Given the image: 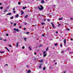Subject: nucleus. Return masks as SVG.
<instances>
[{"label": "nucleus", "mask_w": 73, "mask_h": 73, "mask_svg": "<svg viewBox=\"0 0 73 73\" xmlns=\"http://www.w3.org/2000/svg\"><path fill=\"white\" fill-rule=\"evenodd\" d=\"M11 13H7L6 15H7V16H8V15H11Z\"/></svg>", "instance_id": "obj_7"}, {"label": "nucleus", "mask_w": 73, "mask_h": 73, "mask_svg": "<svg viewBox=\"0 0 73 73\" xmlns=\"http://www.w3.org/2000/svg\"><path fill=\"white\" fill-rule=\"evenodd\" d=\"M52 25L53 28H54V24H53V23H52Z\"/></svg>", "instance_id": "obj_11"}, {"label": "nucleus", "mask_w": 73, "mask_h": 73, "mask_svg": "<svg viewBox=\"0 0 73 73\" xmlns=\"http://www.w3.org/2000/svg\"><path fill=\"white\" fill-rule=\"evenodd\" d=\"M1 40H2L1 39Z\"/></svg>", "instance_id": "obj_63"}, {"label": "nucleus", "mask_w": 73, "mask_h": 73, "mask_svg": "<svg viewBox=\"0 0 73 73\" xmlns=\"http://www.w3.org/2000/svg\"><path fill=\"white\" fill-rule=\"evenodd\" d=\"M7 11V10H5V11H4V13H5V12H6Z\"/></svg>", "instance_id": "obj_31"}, {"label": "nucleus", "mask_w": 73, "mask_h": 73, "mask_svg": "<svg viewBox=\"0 0 73 73\" xmlns=\"http://www.w3.org/2000/svg\"><path fill=\"white\" fill-rule=\"evenodd\" d=\"M29 32H27V33L26 34H27V35H28V34H29Z\"/></svg>", "instance_id": "obj_33"}, {"label": "nucleus", "mask_w": 73, "mask_h": 73, "mask_svg": "<svg viewBox=\"0 0 73 73\" xmlns=\"http://www.w3.org/2000/svg\"><path fill=\"white\" fill-rule=\"evenodd\" d=\"M42 36H44V35H42Z\"/></svg>", "instance_id": "obj_54"}, {"label": "nucleus", "mask_w": 73, "mask_h": 73, "mask_svg": "<svg viewBox=\"0 0 73 73\" xmlns=\"http://www.w3.org/2000/svg\"><path fill=\"white\" fill-rule=\"evenodd\" d=\"M29 49L30 50H32V48L30 47H29Z\"/></svg>", "instance_id": "obj_14"}, {"label": "nucleus", "mask_w": 73, "mask_h": 73, "mask_svg": "<svg viewBox=\"0 0 73 73\" xmlns=\"http://www.w3.org/2000/svg\"><path fill=\"white\" fill-rule=\"evenodd\" d=\"M60 46H61V47H62V44H61V45H60Z\"/></svg>", "instance_id": "obj_42"}, {"label": "nucleus", "mask_w": 73, "mask_h": 73, "mask_svg": "<svg viewBox=\"0 0 73 73\" xmlns=\"http://www.w3.org/2000/svg\"><path fill=\"white\" fill-rule=\"evenodd\" d=\"M35 60H36V58H35Z\"/></svg>", "instance_id": "obj_61"}, {"label": "nucleus", "mask_w": 73, "mask_h": 73, "mask_svg": "<svg viewBox=\"0 0 73 73\" xmlns=\"http://www.w3.org/2000/svg\"><path fill=\"white\" fill-rule=\"evenodd\" d=\"M17 32H19V29H17V30H16Z\"/></svg>", "instance_id": "obj_21"}, {"label": "nucleus", "mask_w": 73, "mask_h": 73, "mask_svg": "<svg viewBox=\"0 0 73 73\" xmlns=\"http://www.w3.org/2000/svg\"><path fill=\"white\" fill-rule=\"evenodd\" d=\"M27 67H28V66H27Z\"/></svg>", "instance_id": "obj_60"}, {"label": "nucleus", "mask_w": 73, "mask_h": 73, "mask_svg": "<svg viewBox=\"0 0 73 73\" xmlns=\"http://www.w3.org/2000/svg\"><path fill=\"white\" fill-rule=\"evenodd\" d=\"M34 54H35V55H36V52H35V53H34Z\"/></svg>", "instance_id": "obj_43"}, {"label": "nucleus", "mask_w": 73, "mask_h": 73, "mask_svg": "<svg viewBox=\"0 0 73 73\" xmlns=\"http://www.w3.org/2000/svg\"><path fill=\"white\" fill-rule=\"evenodd\" d=\"M21 15H23L24 13V11H23V10H21Z\"/></svg>", "instance_id": "obj_4"}, {"label": "nucleus", "mask_w": 73, "mask_h": 73, "mask_svg": "<svg viewBox=\"0 0 73 73\" xmlns=\"http://www.w3.org/2000/svg\"><path fill=\"white\" fill-rule=\"evenodd\" d=\"M56 33H57V34L58 33V31H56Z\"/></svg>", "instance_id": "obj_41"}, {"label": "nucleus", "mask_w": 73, "mask_h": 73, "mask_svg": "<svg viewBox=\"0 0 73 73\" xmlns=\"http://www.w3.org/2000/svg\"><path fill=\"white\" fill-rule=\"evenodd\" d=\"M16 23H14V26H16Z\"/></svg>", "instance_id": "obj_28"}, {"label": "nucleus", "mask_w": 73, "mask_h": 73, "mask_svg": "<svg viewBox=\"0 0 73 73\" xmlns=\"http://www.w3.org/2000/svg\"><path fill=\"white\" fill-rule=\"evenodd\" d=\"M72 38H71V40H72Z\"/></svg>", "instance_id": "obj_59"}, {"label": "nucleus", "mask_w": 73, "mask_h": 73, "mask_svg": "<svg viewBox=\"0 0 73 73\" xmlns=\"http://www.w3.org/2000/svg\"><path fill=\"white\" fill-rule=\"evenodd\" d=\"M19 43L18 42H17L16 43V47H18V46H19Z\"/></svg>", "instance_id": "obj_5"}, {"label": "nucleus", "mask_w": 73, "mask_h": 73, "mask_svg": "<svg viewBox=\"0 0 73 73\" xmlns=\"http://www.w3.org/2000/svg\"><path fill=\"white\" fill-rule=\"evenodd\" d=\"M24 40H25V41H26V40H27V39H26V38H24Z\"/></svg>", "instance_id": "obj_27"}, {"label": "nucleus", "mask_w": 73, "mask_h": 73, "mask_svg": "<svg viewBox=\"0 0 73 73\" xmlns=\"http://www.w3.org/2000/svg\"><path fill=\"white\" fill-rule=\"evenodd\" d=\"M38 8L39 10H42L43 9V7L42 5H40L38 7Z\"/></svg>", "instance_id": "obj_2"}, {"label": "nucleus", "mask_w": 73, "mask_h": 73, "mask_svg": "<svg viewBox=\"0 0 73 73\" xmlns=\"http://www.w3.org/2000/svg\"><path fill=\"white\" fill-rule=\"evenodd\" d=\"M8 51V52H9V49H8V48L7 49H6Z\"/></svg>", "instance_id": "obj_25"}, {"label": "nucleus", "mask_w": 73, "mask_h": 73, "mask_svg": "<svg viewBox=\"0 0 73 73\" xmlns=\"http://www.w3.org/2000/svg\"><path fill=\"white\" fill-rule=\"evenodd\" d=\"M25 8H27V7H23V9H25Z\"/></svg>", "instance_id": "obj_13"}, {"label": "nucleus", "mask_w": 73, "mask_h": 73, "mask_svg": "<svg viewBox=\"0 0 73 73\" xmlns=\"http://www.w3.org/2000/svg\"><path fill=\"white\" fill-rule=\"evenodd\" d=\"M18 5H20V4H21V2H18Z\"/></svg>", "instance_id": "obj_18"}, {"label": "nucleus", "mask_w": 73, "mask_h": 73, "mask_svg": "<svg viewBox=\"0 0 73 73\" xmlns=\"http://www.w3.org/2000/svg\"><path fill=\"white\" fill-rule=\"evenodd\" d=\"M66 73V71L64 72V73Z\"/></svg>", "instance_id": "obj_52"}, {"label": "nucleus", "mask_w": 73, "mask_h": 73, "mask_svg": "<svg viewBox=\"0 0 73 73\" xmlns=\"http://www.w3.org/2000/svg\"><path fill=\"white\" fill-rule=\"evenodd\" d=\"M31 70H29L27 71V73H31Z\"/></svg>", "instance_id": "obj_8"}, {"label": "nucleus", "mask_w": 73, "mask_h": 73, "mask_svg": "<svg viewBox=\"0 0 73 73\" xmlns=\"http://www.w3.org/2000/svg\"><path fill=\"white\" fill-rule=\"evenodd\" d=\"M25 18H27V17H28V15H26L25 16Z\"/></svg>", "instance_id": "obj_15"}, {"label": "nucleus", "mask_w": 73, "mask_h": 73, "mask_svg": "<svg viewBox=\"0 0 73 73\" xmlns=\"http://www.w3.org/2000/svg\"><path fill=\"white\" fill-rule=\"evenodd\" d=\"M14 33H15V32H14Z\"/></svg>", "instance_id": "obj_64"}, {"label": "nucleus", "mask_w": 73, "mask_h": 73, "mask_svg": "<svg viewBox=\"0 0 73 73\" xmlns=\"http://www.w3.org/2000/svg\"><path fill=\"white\" fill-rule=\"evenodd\" d=\"M64 44V45L65 46V45H66L65 44Z\"/></svg>", "instance_id": "obj_58"}, {"label": "nucleus", "mask_w": 73, "mask_h": 73, "mask_svg": "<svg viewBox=\"0 0 73 73\" xmlns=\"http://www.w3.org/2000/svg\"><path fill=\"white\" fill-rule=\"evenodd\" d=\"M42 65V64H40V66L39 67V68H41V66Z\"/></svg>", "instance_id": "obj_12"}, {"label": "nucleus", "mask_w": 73, "mask_h": 73, "mask_svg": "<svg viewBox=\"0 0 73 73\" xmlns=\"http://www.w3.org/2000/svg\"><path fill=\"white\" fill-rule=\"evenodd\" d=\"M43 57H46V54H45V53H46V51H43Z\"/></svg>", "instance_id": "obj_1"}, {"label": "nucleus", "mask_w": 73, "mask_h": 73, "mask_svg": "<svg viewBox=\"0 0 73 73\" xmlns=\"http://www.w3.org/2000/svg\"><path fill=\"white\" fill-rule=\"evenodd\" d=\"M19 28H21V26H19Z\"/></svg>", "instance_id": "obj_46"}, {"label": "nucleus", "mask_w": 73, "mask_h": 73, "mask_svg": "<svg viewBox=\"0 0 73 73\" xmlns=\"http://www.w3.org/2000/svg\"><path fill=\"white\" fill-rule=\"evenodd\" d=\"M1 9H3V7H1Z\"/></svg>", "instance_id": "obj_22"}, {"label": "nucleus", "mask_w": 73, "mask_h": 73, "mask_svg": "<svg viewBox=\"0 0 73 73\" xmlns=\"http://www.w3.org/2000/svg\"><path fill=\"white\" fill-rule=\"evenodd\" d=\"M66 39H64V44H66Z\"/></svg>", "instance_id": "obj_6"}, {"label": "nucleus", "mask_w": 73, "mask_h": 73, "mask_svg": "<svg viewBox=\"0 0 73 73\" xmlns=\"http://www.w3.org/2000/svg\"><path fill=\"white\" fill-rule=\"evenodd\" d=\"M40 3H41V4H44V3H45V1H44V0H42Z\"/></svg>", "instance_id": "obj_3"}, {"label": "nucleus", "mask_w": 73, "mask_h": 73, "mask_svg": "<svg viewBox=\"0 0 73 73\" xmlns=\"http://www.w3.org/2000/svg\"><path fill=\"white\" fill-rule=\"evenodd\" d=\"M4 41H7V40H6V39H5V40H4Z\"/></svg>", "instance_id": "obj_39"}, {"label": "nucleus", "mask_w": 73, "mask_h": 73, "mask_svg": "<svg viewBox=\"0 0 73 73\" xmlns=\"http://www.w3.org/2000/svg\"><path fill=\"white\" fill-rule=\"evenodd\" d=\"M63 52H64V51H62L61 52L62 53H63Z\"/></svg>", "instance_id": "obj_53"}, {"label": "nucleus", "mask_w": 73, "mask_h": 73, "mask_svg": "<svg viewBox=\"0 0 73 73\" xmlns=\"http://www.w3.org/2000/svg\"><path fill=\"white\" fill-rule=\"evenodd\" d=\"M56 64H57V63H55V65H56Z\"/></svg>", "instance_id": "obj_55"}, {"label": "nucleus", "mask_w": 73, "mask_h": 73, "mask_svg": "<svg viewBox=\"0 0 73 73\" xmlns=\"http://www.w3.org/2000/svg\"><path fill=\"white\" fill-rule=\"evenodd\" d=\"M13 13H16V11H13Z\"/></svg>", "instance_id": "obj_37"}, {"label": "nucleus", "mask_w": 73, "mask_h": 73, "mask_svg": "<svg viewBox=\"0 0 73 73\" xmlns=\"http://www.w3.org/2000/svg\"><path fill=\"white\" fill-rule=\"evenodd\" d=\"M70 20H73V18H71Z\"/></svg>", "instance_id": "obj_36"}, {"label": "nucleus", "mask_w": 73, "mask_h": 73, "mask_svg": "<svg viewBox=\"0 0 73 73\" xmlns=\"http://www.w3.org/2000/svg\"><path fill=\"white\" fill-rule=\"evenodd\" d=\"M62 19H63V18H61L59 19V20H62Z\"/></svg>", "instance_id": "obj_10"}, {"label": "nucleus", "mask_w": 73, "mask_h": 73, "mask_svg": "<svg viewBox=\"0 0 73 73\" xmlns=\"http://www.w3.org/2000/svg\"><path fill=\"white\" fill-rule=\"evenodd\" d=\"M2 4V3H0V5H1Z\"/></svg>", "instance_id": "obj_47"}, {"label": "nucleus", "mask_w": 73, "mask_h": 73, "mask_svg": "<svg viewBox=\"0 0 73 73\" xmlns=\"http://www.w3.org/2000/svg\"><path fill=\"white\" fill-rule=\"evenodd\" d=\"M45 69H46L45 67H44V68H43V70H45Z\"/></svg>", "instance_id": "obj_19"}, {"label": "nucleus", "mask_w": 73, "mask_h": 73, "mask_svg": "<svg viewBox=\"0 0 73 73\" xmlns=\"http://www.w3.org/2000/svg\"><path fill=\"white\" fill-rule=\"evenodd\" d=\"M11 24H13V23L12 22H11Z\"/></svg>", "instance_id": "obj_44"}, {"label": "nucleus", "mask_w": 73, "mask_h": 73, "mask_svg": "<svg viewBox=\"0 0 73 73\" xmlns=\"http://www.w3.org/2000/svg\"><path fill=\"white\" fill-rule=\"evenodd\" d=\"M48 50V48H46V51H47V50Z\"/></svg>", "instance_id": "obj_32"}, {"label": "nucleus", "mask_w": 73, "mask_h": 73, "mask_svg": "<svg viewBox=\"0 0 73 73\" xmlns=\"http://www.w3.org/2000/svg\"><path fill=\"white\" fill-rule=\"evenodd\" d=\"M40 56H41V55H42V54H40Z\"/></svg>", "instance_id": "obj_56"}, {"label": "nucleus", "mask_w": 73, "mask_h": 73, "mask_svg": "<svg viewBox=\"0 0 73 73\" xmlns=\"http://www.w3.org/2000/svg\"><path fill=\"white\" fill-rule=\"evenodd\" d=\"M61 25V24H59V26H60Z\"/></svg>", "instance_id": "obj_50"}, {"label": "nucleus", "mask_w": 73, "mask_h": 73, "mask_svg": "<svg viewBox=\"0 0 73 73\" xmlns=\"http://www.w3.org/2000/svg\"><path fill=\"white\" fill-rule=\"evenodd\" d=\"M6 35V36H8V34H7Z\"/></svg>", "instance_id": "obj_34"}, {"label": "nucleus", "mask_w": 73, "mask_h": 73, "mask_svg": "<svg viewBox=\"0 0 73 73\" xmlns=\"http://www.w3.org/2000/svg\"><path fill=\"white\" fill-rule=\"evenodd\" d=\"M57 43H56L54 44V45H55V46H57Z\"/></svg>", "instance_id": "obj_24"}, {"label": "nucleus", "mask_w": 73, "mask_h": 73, "mask_svg": "<svg viewBox=\"0 0 73 73\" xmlns=\"http://www.w3.org/2000/svg\"><path fill=\"white\" fill-rule=\"evenodd\" d=\"M41 24H42V25H44V24H45V23H42Z\"/></svg>", "instance_id": "obj_23"}, {"label": "nucleus", "mask_w": 73, "mask_h": 73, "mask_svg": "<svg viewBox=\"0 0 73 73\" xmlns=\"http://www.w3.org/2000/svg\"><path fill=\"white\" fill-rule=\"evenodd\" d=\"M66 31H67V30L68 31H69V30H70V29H66Z\"/></svg>", "instance_id": "obj_20"}, {"label": "nucleus", "mask_w": 73, "mask_h": 73, "mask_svg": "<svg viewBox=\"0 0 73 73\" xmlns=\"http://www.w3.org/2000/svg\"><path fill=\"white\" fill-rule=\"evenodd\" d=\"M5 65H6V66H8V64H5Z\"/></svg>", "instance_id": "obj_49"}, {"label": "nucleus", "mask_w": 73, "mask_h": 73, "mask_svg": "<svg viewBox=\"0 0 73 73\" xmlns=\"http://www.w3.org/2000/svg\"><path fill=\"white\" fill-rule=\"evenodd\" d=\"M9 46L10 47H12V46L11 45H10V44H8Z\"/></svg>", "instance_id": "obj_29"}, {"label": "nucleus", "mask_w": 73, "mask_h": 73, "mask_svg": "<svg viewBox=\"0 0 73 73\" xmlns=\"http://www.w3.org/2000/svg\"><path fill=\"white\" fill-rule=\"evenodd\" d=\"M15 9H13V11H15Z\"/></svg>", "instance_id": "obj_48"}, {"label": "nucleus", "mask_w": 73, "mask_h": 73, "mask_svg": "<svg viewBox=\"0 0 73 73\" xmlns=\"http://www.w3.org/2000/svg\"><path fill=\"white\" fill-rule=\"evenodd\" d=\"M14 31H16L17 30V29H14Z\"/></svg>", "instance_id": "obj_35"}, {"label": "nucleus", "mask_w": 73, "mask_h": 73, "mask_svg": "<svg viewBox=\"0 0 73 73\" xmlns=\"http://www.w3.org/2000/svg\"><path fill=\"white\" fill-rule=\"evenodd\" d=\"M13 19V17H12L11 18V19Z\"/></svg>", "instance_id": "obj_30"}, {"label": "nucleus", "mask_w": 73, "mask_h": 73, "mask_svg": "<svg viewBox=\"0 0 73 73\" xmlns=\"http://www.w3.org/2000/svg\"><path fill=\"white\" fill-rule=\"evenodd\" d=\"M24 30H25L26 29V28H24L23 29Z\"/></svg>", "instance_id": "obj_38"}, {"label": "nucleus", "mask_w": 73, "mask_h": 73, "mask_svg": "<svg viewBox=\"0 0 73 73\" xmlns=\"http://www.w3.org/2000/svg\"><path fill=\"white\" fill-rule=\"evenodd\" d=\"M42 46V45H40V47L41 46Z\"/></svg>", "instance_id": "obj_57"}, {"label": "nucleus", "mask_w": 73, "mask_h": 73, "mask_svg": "<svg viewBox=\"0 0 73 73\" xmlns=\"http://www.w3.org/2000/svg\"><path fill=\"white\" fill-rule=\"evenodd\" d=\"M48 21H50V20L49 19H48Z\"/></svg>", "instance_id": "obj_40"}, {"label": "nucleus", "mask_w": 73, "mask_h": 73, "mask_svg": "<svg viewBox=\"0 0 73 73\" xmlns=\"http://www.w3.org/2000/svg\"><path fill=\"white\" fill-rule=\"evenodd\" d=\"M19 16V15L18 14H17L15 16V17H18Z\"/></svg>", "instance_id": "obj_9"}, {"label": "nucleus", "mask_w": 73, "mask_h": 73, "mask_svg": "<svg viewBox=\"0 0 73 73\" xmlns=\"http://www.w3.org/2000/svg\"><path fill=\"white\" fill-rule=\"evenodd\" d=\"M27 23H25V25H27Z\"/></svg>", "instance_id": "obj_45"}, {"label": "nucleus", "mask_w": 73, "mask_h": 73, "mask_svg": "<svg viewBox=\"0 0 73 73\" xmlns=\"http://www.w3.org/2000/svg\"><path fill=\"white\" fill-rule=\"evenodd\" d=\"M24 48H25V47H24V46H23L22 47V49H24Z\"/></svg>", "instance_id": "obj_26"}, {"label": "nucleus", "mask_w": 73, "mask_h": 73, "mask_svg": "<svg viewBox=\"0 0 73 73\" xmlns=\"http://www.w3.org/2000/svg\"><path fill=\"white\" fill-rule=\"evenodd\" d=\"M0 52L1 53V54H2V53H4V52H3V51H1Z\"/></svg>", "instance_id": "obj_17"}, {"label": "nucleus", "mask_w": 73, "mask_h": 73, "mask_svg": "<svg viewBox=\"0 0 73 73\" xmlns=\"http://www.w3.org/2000/svg\"><path fill=\"white\" fill-rule=\"evenodd\" d=\"M42 62H43V60H41L40 61V62H41V63Z\"/></svg>", "instance_id": "obj_16"}, {"label": "nucleus", "mask_w": 73, "mask_h": 73, "mask_svg": "<svg viewBox=\"0 0 73 73\" xmlns=\"http://www.w3.org/2000/svg\"><path fill=\"white\" fill-rule=\"evenodd\" d=\"M5 49H7V47H5Z\"/></svg>", "instance_id": "obj_51"}, {"label": "nucleus", "mask_w": 73, "mask_h": 73, "mask_svg": "<svg viewBox=\"0 0 73 73\" xmlns=\"http://www.w3.org/2000/svg\"><path fill=\"white\" fill-rule=\"evenodd\" d=\"M54 61H55V60H54Z\"/></svg>", "instance_id": "obj_62"}]
</instances>
